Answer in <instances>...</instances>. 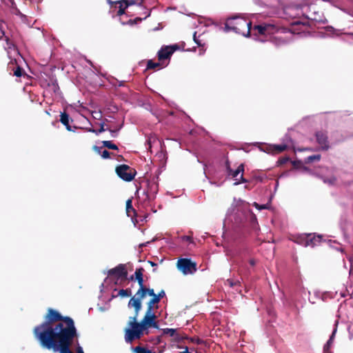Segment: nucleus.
Here are the masks:
<instances>
[{
	"instance_id": "18",
	"label": "nucleus",
	"mask_w": 353,
	"mask_h": 353,
	"mask_svg": "<svg viewBox=\"0 0 353 353\" xmlns=\"http://www.w3.org/2000/svg\"><path fill=\"white\" fill-rule=\"evenodd\" d=\"M70 116L68 114H67L65 112H61L60 115V121L61 123L64 125L68 131H72V127L70 125ZM72 121V120L71 119Z\"/></svg>"
},
{
	"instance_id": "38",
	"label": "nucleus",
	"mask_w": 353,
	"mask_h": 353,
	"mask_svg": "<svg viewBox=\"0 0 353 353\" xmlns=\"http://www.w3.org/2000/svg\"><path fill=\"white\" fill-rule=\"evenodd\" d=\"M77 339H78V337L74 339V340L77 341V342H78ZM76 352L77 353H84L82 347L79 344V343H77V347H76Z\"/></svg>"
},
{
	"instance_id": "37",
	"label": "nucleus",
	"mask_w": 353,
	"mask_h": 353,
	"mask_svg": "<svg viewBox=\"0 0 353 353\" xmlns=\"http://www.w3.org/2000/svg\"><path fill=\"white\" fill-rule=\"evenodd\" d=\"M101 156L103 159H108V158H110V152H109L108 150H105L101 152Z\"/></svg>"
},
{
	"instance_id": "46",
	"label": "nucleus",
	"mask_w": 353,
	"mask_h": 353,
	"mask_svg": "<svg viewBox=\"0 0 353 353\" xmlns=\"http://www.w3.org/2000/svg\"><path fill=\"white\" fill-rule=\"evenodd\" d=\"M92 148H93V150H94L96 152H97L98 154H101V152H101V148L98 147V146H97V145H94Z\"/></svg>"
},
{
	"instance_id": "20",
	"label": "nucleus",
	"mask_w": 353,
	"mask_h": 353,
	"mask_svg": "<svg viewBox=\"0 0 353 353\" xmlns=\"http://www.w3.org/2000/svg\"><path fill=\"white\" fill-rule=\"evenodd\" d=\"M308 234H299L294 236V241L301 245L307 247Z\"/></svg>"
},
{
	"instance_id": "22",
	"label": "nucleus",
	"mask_w": 353,
	"mask_h": 353,
	"mask_svg": "<svg viewBox=\"0 0 353 353\" xmlns=\"http://www.w3.org/2000/svg\"><path fill=\"white\" fill-rule=\"evenodd\" d=\"M125 210H126V213L128 216H133L136 215V214H137L136 210H134V208L132 206V199L127 200Z\"/></svg>"
},
{
	"instance_id": "51",
	"label": "nucleus",
	"mask_w": 353,
	"mask_h": 353,
	"mask_svg": "<svg viewBox=\"0 0 353 353\" xmlns=\"http://www.w3.org/2000/svg\"><path fill=\"white\" fill-rule=\"evenodd\" d=\"M88 132H93V133H95V134H97V130H94V129H93V128H89V129L88 130Z\"/></svg>"
},
{
	"instance_id": "9",
	"label": "nucleus",
	"mask_w": 353,
	"mask_h": 353,
	"mask_svg": "<svg viewBox=\"0 0 353 353\" xmlns=\"http://www.w3.org/2000/svg\"><path fill=\"white\" fill-rule=\"evenodd\" d=\"M244 172V165L241 163L238 166V168L233 170L232 169V172H228V176H231L236 181L234 185H239L241 183H246L248 181L243 177Z\"/></svg>"
},
{
	"instance_id": "40",
	"label": "nucleus",
	"mask_w": 353,
	"mask_h": 353,
	"mask_svg": "<svg viewBox=\"0 0 353 353\" xmlns=\"http://www.w3.org/2000/svg\"><path fill=\"white\" fill-rule=\"evenodd\" d=\"M138 282V284L139 285V288H145L146 286L144 285V281H143V277L141 278V279H136Z\"/></svg>"
},
{
	"instance_id": "47",
	"label": "nucleus",
	"mask_w": 353,
	"mask_h": 353,
	"mask_svg": "<svg viewBox=\"0 0 353 353\" xmlns=\"http://www.w3.org/2000/svg\"><path fill=\"white\" fill-rule=\"evenodd\" d=\"M249 263L251 266H254L256 265V261L254 259H251L249 260Z\"/></svg>"
},
{
	"instance_id": "4",
	"label": "nucleus",
	"mask_w": 353,
	"mask_h": 353,
	"mask_svg": "<svg viewBox=\"0 0 353 353\" xmlns=\"http://www.w3.org/2000/svg\"><path fill=\"white\" fill-rule=\"evenodd\" d=\"M147 287L139 288L135 295L132 296L128 304L129 307H133L134 314L139 315L142 307V300L147 296Z\"/></svg>"
},
{
	"instance_id": "13",
	"label": "nucleus",
	"mask_w": 353,
	"mask_h": 353,
	"mask_svg": "<svg viewBox=\"0 0 353 353\" xmlns=\"http://www.w3.org/2000/svg\"><path fill=\"white\" fill-rule=\"evenodd\" d=\"M253 30L256 31L259 35H265L272 34L275 30V26L270 23H264L254 26Z\"/></svg>"
},
{
	"instance_id": "25",
	"label": "nucleus",
	"mask_w": 353,
	"mask_h": 353,
	"mask_svg": "<svg viewBox=\"0 0 353 353\" xmlns=\"http://www.w3.org/2000/svg\"><path fill=\"white\" fill-rule=\"evenodd\" d=\"M132 295V290L130 288L121 289L119 290L117 296L121 297H129Z\"/></svg>"
},
{
	"instance_id": "29",
	"label": "nucleus",
	"mask_w": 353,
	"mask_h": 353,
	"mask_svg": "<svg viewBox=\"0 0 353 353\" xmlns=\"http://www.w3.org/2000/svg\"><path fill=\"white\" fill-rule=\"evenodd\" d=\"M321 154H314L312 156H309L305 159V163H310L314 161H319L321 160Z\"/></svg>"
},
{
	"instance_id": "54",
	"label": "nucleus",
	"mask_w": 353,
	"mask_h": 353,
	"mask_svg": "<svg viewBox=\"0 0 353 353\" xmlns=\"http://www.w3.org/2000/svg\"><path fill=\"white\" fill-rule=\"evenodd\" d=\"M149 263L152 266H157V264L152 261H149Z\"/></svg>"
},
{
	"instance_id": "33",
	"label": "nucleus",
	"mask_w": 353,
	"mask_h": 353,
	"mask_svg": "<svg viewBox=\"0 0 353 353\" xmlns=\"http://www.w3.org/2000/svg\"><path fill=\"white\" fill-rule=\"evenodd\" d=\"M144 269L143 268H137L134 272L135 279L143 277Z\"/></svg>"
},
{
	"instance_id": "12",
	"label": "nucleus",
	"mask_w": 353,
	"mask_h": 353,
	"mask_svg": "<svg viewBox=\"0 0 353 353\" xmlns=\"http://www.w3.org/2000/svg\"><path fill=\"white\" fill-rule=\"evenodd\" d=\"M179 49L177 45L167 46L161 48L158 52V59L159 61L169 59L176 50Z\"/></svg>"
},
{
	"instance_id": "30",
	"label": "nucleus",
	"mask_w": 353,
	"mask_h": 353,
	"mask_svg": "<svg viewBox=\"0 0 353 353\" xmlns=\"http://www.w3.org/2000/svg\"><path fill=\"white\" fill-rule=\"evenodd\" d=\"M108 130L112 133L113 137L116 136L117 130H110V129H108V128H105L103 123H100V128L97 130V134H99V133H101V132H104L105 130Z\"/></svg>"
},
{
	"instance_id": "32",
	"label": "nucleus",
	"mask_w": 353,
	"mask_h": 353,
	"mask_svg": "<svg viewBox=\"0 0 353 353\" xmlns=\"http://www.w3.org/2000/svg\"><path fill=\"white\" fill-rule=\"evenodd\" d=\"M161 65L158 62H153L152 60H149L147 63V69H155L160 68Z\"/></svg>"
},
{
	"instance_id": "55",
	"label": "nucleus",
	"mask_w": 353,
	"mask_h": 353,
	"mask_svg": "<svg viewBox=\"0 0 353 353\" xmlns=\"http://www.w3.org/2000/svg\"><path fill=\"white\" fill-rule=\"evenodd\" d=\"M352 257H350V258L349 259V261H352Z\"/></svg>"
},
{
	"instance_id": "10",
	"label": "nucleus",
	"mask_w": 353,
	"mask_h": 353,
	"mask_svg": "<svg viewBox=\"0 0 353 353\" xmlns=\"http://www.w3.org/2000/svg\"><path fill=\"white\" fill-rule=\"evenodd\" d=\"M108 275L115 276L117 279L121 280H126L128 276V271L125 264H119L115 268L108 270Z\"/></svg>"
},
{
	"instance_id": "52",
	"label": "nucleus",
	"mask_w": 353,
	"mask_h": 353,
	"mask_svg": "<svg viewBox=\"0 0 353 353\" xmlns=\"http://www.w3.org/2000/svg\"><path fill=\"white\" fill-rule=\"evenodd\" d=\"M129 280H130V281L135 280V276H134V275H132V276L129 278Z\"/></svg>"
},
{
	"instance_id": "11",
	"label": "nucleus",
	"mask_w": 353,
	"mask_h": 353,
	"mask_svg": "<svg viewBox=\"0 0 353 353\" xmlns=\"http://www.w3.org/2000/svg\"><path fill=\"white\" fill-rule=\"evenodd\" d=\"M316 142L320 145L322 150H327L330 148L327 134L325 131H317L315 133Z\"/></svg>"
},
{
	"instance_id": "34",
	"label": "nucleus",
	"mask_w": 353,
	"mask_h": 353,
	"mask_svg": "<svg viewBox=\"0 0 353 353\" xmlns=\"http://www.w3.org/2000/svg\"><path fill=\"white\" fill-rule=\"evenodd\" d=\"M119 4H120V6H119V10L117 11V15L118 16H121V15L125 14V9L127 8H125V6L123 7V3H119Z\"/></svg>"
},
{
	"instance_id": "21",
	"label": "nucleus",
	"mask_w": 353,
	"mask_h": 353,
	"mask_svg": "<svg viewBox=\"0 0 353 353\" xmlns=\"http://www.w3.org/2000/svg\"><path fill=\"white\" fill-rule=\"evenodd\" d=\"M160 299L155 294L150 299V301L147 303V309L154 310V308H158V306H154L156 304H158L160 302Z\"/></svg>"
},
{
	"instance_id": "7",
	"label": "nucleus",
	"mask_w": 353,
	"mask_h": 353,
	"mask_svg": "<svg viewBox=\"0 0 353 353\" xmlns=\"http://www.w3.org/2000/svg\"><path fill=\"white\" fill-rule=\"evenodd\" d=\"M177 268L183 274H192L196 272V263L191 261L190 259L183 258L177 261Z\"/></svg>"
},
{
	"instance_id": "27",
	"label": "nucleus",
	"mask_w": 353,
	"mask_h": 353,
	"mask_svg": "<svg viewBox=\"0 0 353 353\" xmlns=\"http://www.w3.org/2000/svg\"><path fill=\"white\" fill-rule=\"evenodd\" d=\"M287 149V145L285 144L281 145H273V152L276 154L281 153L285 151Z\"/></svg>"
},
{
	"instance_id": "48",
	"label": "nucleus",
	"mask_w": 353,
	"mask_h": 353,
	"mask_svg": "<svg viewBox=\"0 0 353 353\" xmlns=\"http://www.w3.org/2000/svg\"><path fill=\"white\" fill-rule=\"evenodd\" d=\"M196 32H194V41H195L196 43H197L198 46H202L201 42L196 39Z\"/></svg>"
},
{
	"instance_id": "16",
	"label": "nucleus",
	"mask_w": 353,
	"mask_h": 353,
	"mask_svg": "<svg viewBox=\"0 0 353 353\" xmlns=\"http://www.w3.org/2000/svg\"><path fill=\"white\" fill-rule=\"evenodd\" d=\"M158 191V184L156 183H148V190L146 192H144V194L146 195V199L148 200L154 199L155 197V194Z\"/></svg>"
},
{
	"instance_id": "15",
	"label": "nucleus",
	"mask_w": 353,
	"mask_h": 353,
	"mask_svg": "<svg viewBox=\"0 0 353 353\" xmlns=\"http://www.w3.org/2000/svg\"><path fill=\"white\" fill-rule=\"evenodd\" d=\"M8 68L10 74L12 72V74L17 77L27 76V74L25 72V71L19 65H17L15 59L14 61H11L8 63Z\"/></svg>"
},
{
	"instance_id": "50",
	"label": "nucleus",
	"mask_w": 353,
	"mask_h": 353,
	"mask_svg": "<svg viewBox=\"0 0 353 353\" xmlns=\"http://www.w3.org/2000/svg\"><path fill=\"white\" fill-rule=\"evenodd\" d=\"M298 150L300 151V152H303V151H305V150H309V151H313V150L312 148H298Z\"/></svg>"
},
{
	"instance_id": "3",
	"label": "nucleus",
	"mask_w": 353,
	"mask_h": 353,
	"mask_svg": "<svg viewBox=\"0 0 353 353\" xmlns=\"http://www.w3.org/2000/svg\"><path fill=\"white\" fill-rule=\"evenodd\" d=\"M139 315H134L130 317L128 325L132 327L125 329V339L128 343H131L134 339H140L143 334V330L141 327H136L134 323H137V320Z\"/></svg>"
},
{
	"instance_id": "2",
	"label": "nucleus",
	"mask_w": 353,
	"mask_h": 353,
	"mask_svg": "<svg viewBox=\"0 0 353 353\" xmlns=\"http://www.w3.org/2000/svg\"><path fill=\"white\" fill-rule=\"evenodd\" d=\"M252 28V22L240 16L228 18L225 23L224 30L225 32L233 31L244 37H250Z\"/></svg>"
},
{
	"instance_id": "49",
	"label": "nucleus",
	"mask_w": 353,
	"mask_h": 353,
	"mask_svg": "<svg viewBox=\"0 0 353 353\" xmlns=\"http://www.w3.org/2000/svg\"><path fill=\"white\" fill-rule=\"evenodd\" d=\"M183 239H184L185 241H189V242H192V237H191V236H183Z\"/></svg>"
},
{
	"instance_id": "19",
	"label": "nucleus",
	"mask_w": 353,
	"mask_h": 353,
	"mask_svg": "<svg viewBox=\"0 0 353 353\" xmlns=\"http://www.w3.org/2000/svg\"><path fill=\"white\" fill-rule=\"evenodd\" d=\"M164 334H169L170 336L174 338L177 341H181L183 340V336L176 333V330L173 328H165L163 330Z\"/></svg>"
},
{
	"instance_id": "44",
	"label": "nucleus",
	"mask_w": 353,
	"mask_h": 353,
	"mask_svg": "<svg viewBox=\"0 0 353 353\" xmlns=\"http://www.w3.org/2000/svg\"><path fill=\"white\" fill-rule=\"evenodd\" d=\"M336 179L335 177H332L330 179H325L324 180V182L325 183H327L329 184H334L335 182H336Z\"/></svg>"
},
{
	"instance_id": "42",
	"label": "nucleus",
	"mask_w": 353,
	"mask_h": 353,
	"mask_svg": "<svg viewBox=\"0 0 353 353\" xmlns=\"http://www.w3.org/2000/svg\"><path fill=\"white\" fill-rule=\"evenodd\" d=\"M253 205L256 208L259 209V210L267 208L266 205H259V203H257L256 202H254Z\"/></svg>"
},
{
	"instance_id": "1",
	"label": "nucleus",
	"mask_w": 353,
	"mask_h": 353,
	"mask_svg": "<svg viewBox=\"0 0 353 353\" xmlns=\"http://www.w3.org/2000/svg\"><path fill=\"white\" fill-rule=\"evenodd\" d=\"M44 319L32 330L40 346L53 352L73 353L70 347L78 336L74 320L52 308L48 309Z\"/></svg>"
},
{
	"instance_id": "5",
	"label": "nucleus",
	"mask_w": 353,
	"mask_h": 353,
	"mask_svg": "<svg viewBox=\"0 0 353 353\" xmlns=\"http://www.w3.org/2000/svg\"><path fill=\"white\" fill-rule=\"evenodd\" d=\"M157 316L154 313V311L152 310L147 309L145 314L141 321L137 323H134L136 327H141L143 330L148 329V327H158V324L155 321Z\"/></svg>"
},
{
	"instance_id": "24",
	"label": "nucleus",
	"mask_w": 353,
	"mask_h": 353,
	"mask_svg": "<svg viewBox=\"0 0 353 353\" xmlns=\"http://www.w3.org/2000/svg\"><path fill=\"white\" fill-rule=\"evenodd\" d=\"M0 30H1L0 39H2L4 37L5 38V41H6L7 48L8 49L14 48L15 46L14 45L13 42L10 40L8 37L5 35V32L2 30V28L1 27H0Z\"/></svg>"
},
{
	"instance_id": "35",
	"label": "nucleus",
	"mask_w": 353,
	"mask_h": 353,
	"mask_svg": "<svg viewBox=\"0 0 353 353\" xmlns=\"http://www.w3.org/2000/svg\"><path fill=\"white\" fill-rule=\"evenodd\" d=\"M308 21H300V20H297L294 22L292 23V26H300V25H302L303 26H307L308 25Z\"/></svg>"
},
{
	"instance_id": "26",
	"label": "nucleus",
	"mask_w": 353,
	"mask_h": 353,
	"mask_svg": "<svg viewBox=\"0 0 353 353\" xmlns=\"http://www.w3.org/2000/svg\"><path fill=\"white\" fill-rule=\"evenodd\" d=\"M102 144H103V147H105L108 149H111V150H119L118 146L116 144L113 143L110 141H102Z\"/></svg>"
},
{
	"instance_id": "28",
	"label": "nucleus",
	"mask_w": 353,
	"mask_h": 353,
	"mask_svg": "<svg viewBox=\"0 0 353 353\" xmlns=\"http://www.w3.org/2000/svg\"><path fill=\"white\" fill-rule=\"evenodd\" d=\"M134 352L136 353H156L150 350H148L144 347L137 346L134 348Z\"/></svg>"
},
{
	"instance_id": "53",
	"label": "nucleus",
	"mask_w": 353,
	"mask_h": 353,
	"mask_svg": "<svg viewBox=\"0 0 353 353\" xmlns=\"http://www.w3.org/2000/svg\"><path fill=\"white\" fill-rule=\"evenodd\" d=\"M107 1H108V3L109 4H110V5H112V4L115 3V1H114V2H113V1H112L111 0H107Z\"/></svg>"
},
{
	"instance_id": "41",
	"label": "nucleus",
	"mask_w": 353,
	"mask_h": 353,
	"mask_svg": "<svg viewBox=\"0 0 353 353\" xmlns=\"http://www.w3.org/2000/svg\"><path fill=\"white\" fill-rule=\"evenodd\" d=\"M289 160H290V158H289V157H283V158L280 159L279 160L278 163H279L280 165H283V164L286 163Z\"/></svg>"
},
{
	"instance_id": "36",
	"label": "nucleus",
	"mask_w": 353,
	"mask_h": 353,
	"mask_svg": "<svg viewBox=\"0 0 353 353\" xmlns=\"http://www.w3.org/2000/svg\"><path fill=\"white\" fill-rule=\"evenodd\" d=\"M227 283L230 286V287H234L237 285H239L240 284V282L239 281H233L232 279H228L226 281Z\"/></svg>"
},
{
	"instance_id": "8",
	"label": "nucleus",
	"mask_w": 353,
	"mask_h": 353,
	"mask_svg": "<svg viewBox=\"0 0 353 353\" xmlns=\"http://www.w3.org/2000/svg\"><path fill=\"white\" fill-rule=\"evenodd\" d=\"M301 13L302 17H305L307 20L317 21L316 14L318 12L316 10V6L315 5L301 4Z\"/></svg>"
},
{
	"instance_id": "17",
	"label": "nucleus",
	"mask_w": 353,
	"mask_h": 353,
	"mask_svg": "<svg viewBox=\"0 0 353 353\" xmlns=\"http://www.w3.org/2000/svg\"><path fill=\"white\" fill-rule=\"evenodd\" d=\"M321 241V236L316 235L314 234H308V239L307 247H314L317 245Z\"/></svg>"
},
{
	"instance_id": "39",
	"label": "nucleus",
	"mask_w": 353,
	"mask_h": 353,
	"mask_svg": "<svg viewBox=\"0 0 353 353\" xmlns=\"http://www.w3.org/2000/svg\"><path fill=\"white\" fill-rule=\"evenodd\" d=\"M225 165L227 173L229 172H232V168H230V163L228 159L225 160Z\"/></svg>"
},
{
	"instance_id": "31",
	"label": "nucleus",
	"mask_w": 353,
	"mask_h": 353,
	"mask_svg": "<svg viewBox=\"0 0 353 353\" xmlns=\"http://www.w3.org/2000/svg\"><path fill=\"white\" fill-rule=\"evenodd\" d=\"M188 339L189 340L190 342L193 343H196L198 345H200V344H202L203 343V341L201 339H199V337H188V336H183V339Z\"/></svg>"
},
{
	"instance_id": "43",
	"label": "nucleus",
	"mask_w": 353,
	"mask_h": 353,
	"mask_svg": "<svg viewBox=\"0 0 353 353\" xmlns=\"http://www.w3.org/2000/svg\"><path fill=\"white\" fill-rule=\"evenodd\" d=\"M158 298L161 300L163 297L165 296V292L163 290H161L158 294H156Z\"/></svg>"
},
{
	"instance_id": "6",
	"label": "nucleus",
	"mask_w": 353,
	"mask_h": 353,
	"mask_svg": "<svg viewBox=\"0 0 353 353\" xmlns=\"http://www.w3.org/2000/svg\"><path fill=\"white\" fill-rule=\"evenodd\" d=\"M117 174L125 181H131L136 175V170L128 165L122 164L116 167Z\"/></svg>"
},
{
	"instance_id": "45",
	"label": "nucleus",
	"mask_w": 353,
	"mask_h": 353,
	"mask_svg": "<svg viewBox=\"0 0 353 353\" xmlns=\"http://www.w3.org/2000/svg\"><path fill=\"white\" fill-rule=\"evenodd\" d=\"M146 292H147V295H149L151 297L156 294L154 293V289H152V288H147Z\"/></svg>"
},
{
	"instance_id": "23",
	"label": "nucleus",
	"mask_w": 353,
	"mask_h": 353,
	"mask_svg": "<svg viewBox=\"0 0 353 353\" xmlns=\"http://www.w3.org/2000/svg\"><path fill=\"white\" fill-rule=\"evenodd\" d=\"M335 332H336V330H334V332H332V334L330 336V339H328L327 343L325 344V345L323 347V352L325 353H329V352H331L330 351V348H331V347L332 345V343H333V341H334V336H335Z\"/></svg>"
},
{
	"instance_id": "14",
	"label": "nucleus",
	"mask_w": 353,
	"mask_h": 353,
	"mask_svg": "<svg viewBox=\"0 0 353 353\" xmlns=\"http://www.w3.org/2000/svg\"><path fill=\"white\" fill-rule=\"evenodd\" d=\"M301 10V5H292L285 8V13L291 18H300L302 17Z\"/></svg>"
}]
</instances>
